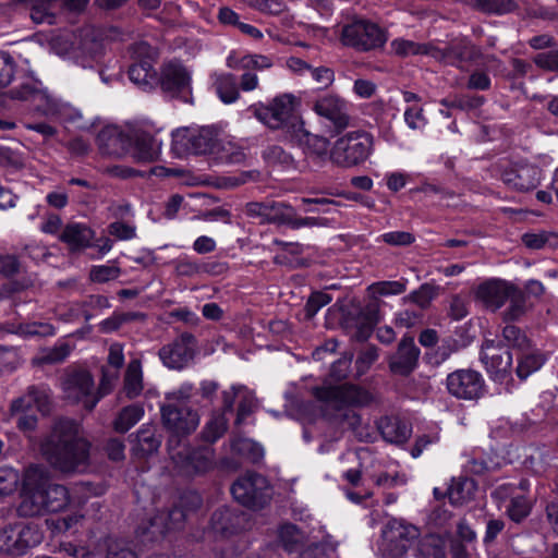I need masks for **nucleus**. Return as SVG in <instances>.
Returning <instances> with one entry per match:
<instances>
[{"mask_svg": "<svg viewBox=\"0 0 558 558\" xmlns=\"http://www.w3.org/2000/svg\"><path fill=\"white\" fill-rule=\"evenodd\" d=\"M90 448L92 444L80 435L78 423L69 417L58 420L41 445L43 453L50 465L63 473L86 468Z\"/></svg>", "mask_w": 558, "mask_h": 558, "instance_id": "nucleus-1", "label": "nucleus"}, {"mask_svg": "<svg viewBox=\"0 0 558 558\" xmlns=\"http://www.w3.org/2000/svg\"><path fill=\"white\" fill-rule=\"evenodd\" d=\"M69 504L70 495L65 486L46 480L26 478L22 482L17 512L21 517H37L63 511Z\"/></svg>", "mask_w": 558, "mask_h": 558, "instance_id": "nucleus-2", "label": "nucleus"}, {"mask_svg": "<svg viewBox=\"0 0 558 558\" xmlns=\"http://www.w3.org/2000/svg\"><path fill=\"white\" fill-rule=\"evenodd\" d=\"M302 100L317 114L324 133L329 137L342 134L350 125L348 104L338 94L316 88L304 92Z\"/></svg>", "mask_w": 558, "mask_h": 558, "instance_id": "nucleus-3", "label": "nucleus"}, {"mask_svg": "<svg viewBox=\"0 0 558 558\" xmlns=\"http://www.w3.org/2000/svg\"><path fill=\"white\" fill-rule=\"evenodd\" d=\"M161 423L168 433L167 449L173 452L179 449L198 426L199 415L192 409L186 400L177 399L174 402L163 403L160 407Z\"/></svg>", "mask_w": 558, "mask_h": 558, "instance_id": "nucleus-4", "label": "nucleus"}, {"mask_svg": "<svg viewBox=\"0 0 558 558\" xmlns=\"http://www.w3.org/2000/svg\"><path fill=\"white\" fill-rule=\"evenodd\" d=\"M287 138L293 147L302 151L304 161L311 170L318 171L331 161L329 138L310 132L304 121H294L288 129Z\"/></svg>", "mask_w": 558, "mask_h": 558, "instance_id": "nucleus-5", "label": "nucleus"}, {"mask_svg": "<svg viewBox=\"0 0 558 558\" xmlns=\"http://www.w3.org/2000/svg\"><path fill=\"white\" fill-rule=\"evenodd\" d=\"M373 147V136L366 131L348 132L331 146V162L342 168L363 163Z\"/></svg>", "mask_w": 558, "mask_h": 558, "instance_id": "nucleus-6", "label": "nucleus"}, {"mask_svg": "<svg viewBox=\"0 0 558 558\" xmlns=\"http://www.w3.org/2000/svg\"><path fill=\"white\" fill-rule=\"evenodd\" d=\"M11 411L20 414L16 418V427L21 432H33L38 424L37 413L47 415L51 411V400L46 388L31 386L26 395L13 400Z\"/></svg>", "mask_w": 558, "mask_h": 558, "instance_id": "nucleus-7", "label": "nucleus"}, {"mask_svg": "<svg viewBox=\"0 0 558 558\" xmlns=\"http://www.w3.org/2000/svg\"><path fill=\"white\" fill-rule=\"evenodd\" d=\"M313 396L320 402L331 404L336 410L348 407H368L374 402L373 393L366 388L356 384L315 386L312 389Z\"/></svg>", "mask_w": 558, "mask_h": 558, "instance_id": "nucleus-8", "label": "nucleus"}, {"mask_svg": "<svg viewBox=\"0 0 558 558\" xmlns=\"http://www.w3.org/2000/svg\"><path fill=\"white\" fill-rule=\"evenodd\" d=\"M236 502L252 510L264 509L271 499V487L266 476L247 472L240 476L230 488Z\"/></svg>", "mask_w": 558, "mask_h": 558, "instance_id": "nucleus-9", "label": "nucleus"}, {"mask_svg": "<svg viewBox=\"0 0 558 558\" xmlns=\"http://www.w3.org/2000/svg\"><path fill=\"white\" fill-rule=\"evenodd\" d=\"M44 538L37 524L16 522L0 530V551L12 557H20L36 547Z\"/></svg>", "mask_w": 558, "mask_h": 558, "instance_id": "nucleus-10", "label": "nucleus"}, {"mask_svg": "<svg viewBox=\"0 0 558 558\" xmlns=\"http://www.w3.org/2000/svg\"><path fill=\"white\" fill-rule=\"evenodd\" d=\"M387 32L378 24L367 20H356L342 28L341 41L357 51L383 48L387 43Z\"/></svg>", "mask_w": 558, "mask_h": 558, "instance_id": "nucleus-11", "label": "nucleus"}, {"mask_svg": "<svg viewBox=\"0 0 558 558\" xmlns=\"http://www.w3.org/2000/svg\"><path fill=\"white\" fill-rule=\"evenodd\" d=\"M299 102V99L292 94L278 95L263 108L258 118L270 129H283L287 137L289 126L294 121H303L295 113Z\"/></svg>", "mask_w": 558, "mask_h": 558, "instance_id": "nucleus-12", "label": "nucleus"}, {"mask_svg": "<svg viewBox=\"0 0 558 558\" xmlns=\"http://www.w3.org/2000/svg\"><path fill=\"white\" fill-rule=\"evenodd\" d=\"M446 388L457 399L472 401L485 395L486 385L480 372L472 368H460L447 375Z\"/></svg>", "mask_w": 558, "mask_h": 558, "instance_id": "nucleus-13", "label": "nucleus"}, {"mask_svg": "<svg viewBox=\"0 0 558 558\" xmlns=\"http://www.w3.org/2000/svg\"><path fill=\"white\" fill-rule=\"evenodd\" d=\"M187 149L194 155H211L227 163H240L245 159L241 149L228 151L210 130L203 129L197 135L189 140Z\"/></svg>", "mask_w": 558, "mask_h": 558, "instance_id": "nucleus-14", "label": "nucleus"}, {"mask_svg": "<svg viewBox=\"0 0 558 558\" xmlns=\"http://www.w3.org/2000/svg\"><path fill=\"white\" fill-rule=\"evenodd\" d=\"M494 340L485 341L486 350H494L493 353L484 352L482 360L485 363L486 371L490 379L497 384L504 385L512 381L513 359L515 354L509 348L494 345Z\"/></svg>", "mask_w": 558, "mask_h": 558, "instance_id": "nucleus-15", "label": "nucleus"}, {"mask_svg": "<svg viewBox=\"0 0 558 558\" xmlns=\"http://www.w3.org/2000/svg\"><path fill=\"white\" fill-rule=\"evenodd\" d=\"M196 345V337L189 331H184L172 343L162 347L159 356L168 368L181 371L194 360Z\"/></svg>", "mask_w": 558, "mask_h": 558, "instance_id": "nucleus-16", "label": "nucleus"}, {"mask_svg": "<svg viewBox=\"0 0 558 558\" xmlns=\"http://www.w3.org/2000/svg\"><path fill=\"white\" fill-rule=\"evenodd\" d=\"M542 169L529 162L508 165L500 174L504 184L517 192H529L541 183Z\"/></svg>", "mask_w": 558, "mask_h": 558, "instance_id": "nucleus-17", "label": "nucleus"}, {"mask_svg": "<svg viewBox=\"0 0 558 558\" xmlns=\"http://www.w3.org/2000/svg\"><path fill=\"white\" fill-rule=\"evenodd\" d=\"M189 513L174 502L165 515H155L141 534L143 539L156 543L162 541L170 531L181 530Z\"/></svg>", "mask_w": 558, "mask_h": 558, "instance_id": "nucleus-18", "label": "nucleus"}, {"mask_svg": "<svg viewBox=\"0 0 558 558\" xmlns=\"http://www.w3.org/2000/svg\"><path fill=\"white\" fill-rule=\"evenodd\" d=\"M420 354L421 350L414 338L405 333L398 343L396 353L388 360L389 371L398 376L411 375L418 366Z\"/></svg>", "mask_w": 558, "mask_h": 558, "instance_id": "nucleus-19", "label": "nucleus"}, {"mask_svg": "<svg viewBox=\"0 0 558 558\" xmlns=\"http://www.w3.org/2000/svg\"><path fill=\"white\" fill-rule=\"evenodd\" d=\"M64 391L69 397H74L77 402H83L84 408L92 411L99 402V397L94 395L95 381L88 371H74L68 375L64 383Z\"/></svg>", "mask_w": 558, "mask_h": 558, "instance_id": "nucleus-20", "label": "nucleus"}, {"mask_svg": "<svg viewBox=\"0 0 558 558\" xmlns=\"http://www.w3.org/2000/svg\"><path fill=\"white\" fill-rule=\"evenodd\" d=\"M169 453L191 475L204 474L214 469V450L208 447H184Z\"/></svg>", "mask_w": 558, "mask_h": 558, "instance_id": "nucleus-21", "label": "nucleus"}, {"mask_svg": "<svg viewBox=\"0 0 558 558\" xmlns=\"http://www.w3.org/2000/svg\"><path fill=\"white\" fill-rule=\"evenodd\" d=\"M417 537L418 530L414 525L396 520L389 522L384 531L387 550L393 558H402Z\"/></svg>", "mask_w": 558, "mask_h": 558, "instance_id": "nucleus-22", "label": "nucleus"}, {"mask_svg": "<svg viewBox=\"0 0 558 558\" xmlns=\"http://www.w3.org/2000/svg\"><path fill=\"white\" fill-rule=\"evenodd\" d=\"M191 74L187 69L177 60L163 64L157 84L163 92L174 97H180L185 92H191Z\"/></svg>", "mask_w": 558, "mask_h": 558, "instance_id": "nucleus-23", "label": "nucleus"}, {"mask_svg": "<svg viewBox=\"0 0 558 558\" xmlns=\"http://www.w3.org/2000/svg\"><path fill=\"white\" fill-rule=\"evenodd\" d=\"M245 526V513L229 507H221L215 510L209 521L211 532L221 538L236 535L244 531Z\"/></svg>", "mask_w": 558, "mask_h": 558, "instance_id": "nucleus-24", "label": "nucleus"}, {"mask_svg": "<svg viewBox=\"0 0 558 558\" xmlns=\"http://www.w3.org/2000/svg\"><path fill=\"white\" fill-rule=\"evenodd\" d=\"M96 143L104 155L121 157L131 149L132 136L117 126H104L96 136Z\"/></svg>", "mask_w": 558, "mask_h": 558, "instance_id": "nucleus-25", "label": "nucleus"}, {"mask_svg": "<svg viewBox=\"0 0 558 558\" xmlns=\"http://www.w3.org/2000/svg\"><path fill=\"white\" fill-rule=\"evenodd\" d=\"M515 284L504 279L493 278L484 281L477 287L476 296L487 307L494 311L499 310L508 301Z\"/></svg>", "mask_w": 558, "mask_h": 558, "instance_id": "nucleus-26", "label": "nucleus"}, {"mask_svg": "<svg viewBox=\"0 0 558 558\" xmlns=\"http://www.w3.org/2000/svg\"><path fill=\"white\" fill-rule=\"evenodd\" d=\"M480 56L478 48L468 40L452 41L440 50L441 60L459 69L476 61Z\"/></svg>", "mask_w": 558, "mask_h": 558, "instance_id": "nucleus-27", "label": "nucleus"}, {"mask_svg": "<svg viewBox=\"0 0 558 558\" xmlns=\"http://www.w3.org/2000/svg\"><path fill=\"white\" fill-rule=\"evenodd\" d=\"M380 319L381 317L379 305L375 303H368L353 319L355 331L352 337L359 342L367 341L373 335Z\"/></svg>", "mask_w": 558, "mask_h": 558, "instance_id": "nucleus-28", "label": "nucleus"}, {"mask_svg": "<svg viewBox=\"0 0 558 558\" xmlns=\"http://www.w3.org/2000/svg\"><path fill=\"white\" fill-rule=\"evenodd\" d=\"M134 438L133 451L141 458H146L157 452L161 446V435L157 434L153 425H142L136 434L130 435Z\"/></svg>", "mask_w": 558, "mask_h": 558, "instance_id": "nucleus-29", "label": "nucleus"}, {"mask_svg": "<svg viewBox=\"0 0 558 558\" xmlns=\"http://www.w3.org/2000/svg\"><path fill=\"white\" fill-rule=\"evenodd\" d=\"M131 82L142 86L144 89L153 88L157 85L158 74L154 68V61L150 57H142L135 60L128 70Z\"/></svg>", "mask_w": 558, "mask_h": 558, "instance_id": "nucleus-30", "label": "nucleus"}, {"mask_svg": "<svg viewBox=\"0 0 558 558\" xmlns=\"http://www.w3.org/2000/svg\"><path fill=\"white\" fill-rule=\"evenodd\" d=\"M377 428L383 439L390 444H404L411 435V428L407 423L393 416L380 417Z\"/></svg>", "mask_w": 558, "mask_h": 558, "instance_id": "nucleus-31", "label": "nucleus"}, {"mask_svg": "<svg viewBox=\"0 0 558 558\" xmlns=\"http://www.w3.org/2000/svg\"><path fill=\"white\" fill-rule=\"evenodd\" d=\"M93 231L83 223H69L63 229L60 240L65 243L72 252H80L90 246Z\"/></svg>", "mask_w": 558, "mask_h": 558, "instance_id": "nucleus-32", "label": "nucleus"}, {"mask_svg": "<svg viewBox=\"0 0 558 558\" xmlns=\"http://www.w3.org/2000/svg\"><path fill=\"white\" fill-rule=\"evenodd\" d=\"M515 375L520 380H525L530 375L537 372L546 362V357L538 351L523 350L517 352Z\"/></svg>", "mask_w": 558, "mask_h": 558, "instance_id": "nucleus-33", "label": "nucleus"}, {"mask_svg": "<svg viewBox=\"0 0 558 558\" xmlns=\"http://www.w3.org/2000/svg\"><path fill=\"white\" fill-rule=\"evenodd\" d=\"M156 140L154 135L146 131H137L132 136L131 148L133 157L137 161L151 162L157 158V150L155 149Z\"/></svg>", "mask_w": 558, "mask_h": 558, "instance_id": "nucleus-34", "label": "nucleus"}, {"mask_svg": "<svg viewBox=\"0 0 558 558\" xmlns=\"http://www.w3.org/2000/svg\"><path fill=\"white\" fill-rule=\"evenodd\" d=\"M502 339L505 343L498 341V345L509 348L513 353L532 348V341L527 338L525 332L515 325L507 323L502 329Z\"/></svg>", "mask_w": 558, "mask_h": 558, "instance_id": "nucleus-35", "label": "nucleus"}, {"mask_svg": "<svg viewBox=\"0 0 558 558\" xmlns=\"http://www.w3.org/2000/svg\"><path fill=\"white\" fill-rule=\"evenodd\" d=\"M144 413V408L137 403L123 407L113 421V429L117 433L125 434L142 420Z\"/></svg>", "mask_w": 558, "mask_h": 558, "instance_id": "nucleus-36", "label": "nucleus"}, {"mask_svg": "<svg viewBox=\"0 0 558 558\" xmlns=\"http://www.w3.org/2000/svg\"><path fill=\"white\" fill-rule=\"evenodd\" d=\"M214 87L218 98L226 105L235 102L240 97L238 80L231 73L218 75Z\"/></svg>", "mask_w": 558, "mask_h": 558, "instance_id": "nucleus-37", "label": "nucleus"}, {"mask_svg": "<svg viewBox=\"0 0 558 558\" xmlns=\"http://www.w3.org/2000/svg\"><path fill=\"white\" fill-rule=\"evenodd\" d=\"M231 450L234 454L245 458L252 463H258L264 458V448L256 441L245 437H235L231 440Z\"/></svg>", "mask_w": 558, "mask_h": 558, "instance_id": "nucleus-38", "label": "nucleus"}, {"mask_svg": "<svg viewBox=\"0 0 558 558\" xmlns=\"http://www.w3.org/2000/svg\"><path fill=\"white\" fill-rule=\"evenodd\" d=\"M415 558H446V539L439 534H428L417 544Z\"/></svg>", "mask_w": 558, "mask_h": 558, "instance_id": "nucleus-39", "label": "nucleus"}, {"mask_svg": "<svg viewBox=\"0 0 558 558\" xmlns=\"http://www.w3.org/2000/svg\"><path fill=\"white\" fill-rule=\"evenodd\" d=\"M510 294L511 295L508 298L509 305L502 314L506 323L519 320L527 311L526 302L529 295L523 290L514 286Z\"/></svg>", "mask_w": 558, "mask_h": 558, "instance_id": "nucleus-40", "label": "nucleus"}, {"mask_svg": "<svg viewBox=\"0 0 558 558\" xmlns=\"http://www.w3.org/2000/svg\"><path fill=\"white\" fill-rule=\"evenodd\" d=\"M145 314L141 312H118L114 311L111 316L102 319L98 324L101 333H112L118 331L122 325L131 322L143 320Z\"/></svg>", "mask_w": 558, "mask_h": 558, "instance_id": "nucleus-41", "label": "nucleus"}, {"mask_svg": "<svg viewBox=\"0 0 558 558\" xmlns=\"http://www.w3.org/2000/svg\"><path fill=\"white\" fill-rule=\"evenodd\" d=\"M522 244L534 251L542 250L544 247L558 248V234L551 231L542 230L537 233L525 232L521 236Z\"/></svg>", "mask_w": 558, "mask_h": 558, "instance_id": "nucleus-42", "label": "nucleus"}, {"mask_svg": "<svg viewBox=\"0 0 558 558\" xmlns=\"http://www.w3.org/2000/svg\"><path fill=\"white\" fill-rule=\"evenodd\" d=\"M475 487V484L472 480L468 477H460L459 480H453L450 486L448 487L446 495L449 499V502L453 506L463 505L465 501L471 499L472 489Z\"/></svg>", "mask_w": 558, "mask_h": 558, "instance_id": "nucleus-43", "label": "nucleus"}, {"mask_svg": "<svg viewBox=\"0 0 558 558\" xmlns=\"http://www.w3.org/2000/svg\"><path fill=\"white\" fill-rule=\"evenodd\" d=\"M226 269V264L211 262L204 265H199L195 260L190 258L180 259L177 264V271L181 276L192 277L201 271L210 274H219Z\"/></svg>", "mask_w": 558, "mask_h": 558, "instance_id": "nucleus-44", "label": "nucleus"}, {"mask_svg": "<svg viewBox=\"0 0 558 558\" xmlns=\"http://www.w3.org/2000/svg\"><path fill=\"white\" fill-rule=\"evenodd\" d=\"M264 160L270 166H278L282 170L295 169L292 155L279 145H270L263 151Z\"/></svg>", "mask_w": 558, "mask_h": 558, "instance_id": "nucleus-45", "label": "nucleus"}, {"mask_svg": "<svg viewBox=\"0 0 558 558\" xmlns=\"http://www.w3.org/2000/svg\"><path fill=\"white\" fill-rule=\"evenodd\" d=\"M228 429V418L225 413L215 414L204 426L202 438L208 444H215Z\"/></svg>", "mask_w": 558, "mask_h": 558, "instance_id": "nucleus-46", "label": "nucleus"}, {"mask_svg": "<svg viewBox=\"0 0 558 558\" xmlns=\"http://www.w3.org/2000/svg\"><path fill=\"white\" fill-rule=\"evenodd\" d=\"M21 485V476L16 469L8 464L0 465V498L13 495Z\"/></svg>", "mask_w": 558, "mask_h": 558, "instance_id": "nucleus-47", "label": "nucleus"}, {"mask_svg": "<svg viewBox=\"0 0 558 558\" xmlns=\"http://www.w3.org/2000/svg\"><path fill=\"white\" fill-rule=\"evenodd\" d=\"M409 193L411 195H415L417 193H433L435 195H438L440 204L446 205L447 207L450 206L449 201L457 197V193L453 190L441 184L432 183L427 180L422 181L418 186L411 189Z\"/></svg>", "mask_w": 558, "mask_h": 558, "instance_id": "nucleus-48", "label": "nucleus"}, {"mask_svg": "<svg viewBox=\"0 0 558 558\" xmlns=\"http://www.w3.org/2000/svg\"><path fill=\"white\" fill-rule=\"evenodd\" d=\"M124 390L128 398L133 399L143 390V375L140 364L131 363L124 377Z\"/></svg>", "mask_w": 558, "mask_h": 558, "instance_id": "nucleus-49", "label": "nucleus"}, {"mask_svg": "<svg viewBox=\"0 0 558 558\" xmlns=\"http://www.w3.org/2000/svg\"><path fill=\"white\" fill-rule=\"evenodd\" d=\"M484 13L505 15L514 12L519 5L515 0H474Z\"/></svg>", "mask_w": 558, "mask_h": 558, "instance_id": "nucleus-50", "label": "nucleus"}, {"mask_svg": "<svg viewBox=\"0 0 558 558\" xmlns=\"http://www.w3.org/2000/svg\"><path fill=\"white\" fill-rule=\"evenodd\" d=\"M391 48L400 57L426 56L429 53L428 45L415 43L403 38H396L391 41Z\"/></svg>", "mask_w": 558, "mask_h": 558, "instance_id": "nucleus-51", "label": "nucleus"}, {"mask_svg": "<svg viewBox=\"0 0 558 558\" xmlns=\"http://www.w3.org/2000/svg\"><path fill=\"white\" fill-rule=\"evenodd\" d=\"M9 96L14 100H35L37 98L48 100L46 92L36 86V84L26 82L20 86L11 88Z\"/></svg>", "mask_w": 558, "mask_h": 558, "instance_id": "nucleus-52", "label": "nucleus"}, {"mask_svg": "<svg viewBox=\"0 0 558 558\" xmlns=\"http://www.w3.org/2000/svg\"><path fill=\"white\" fill-rule=\"evenodd\" d=\"M531 513V505L524 496H515L511 498L507 514L509 519L515 523L522 522Z\"/></svg>", "mask_w": 558, "mask_h": 558, "instance_id": "nucleus-53", "label": "nucleus"}, {"mask_svg": "<svg viewBox=\"0 0 558 558\" xmlns=\"http://www.w3.org/2000/svg\"><path fill=\"white\" fill-rule=\"evenodd\" d=\"M403 117L405 124L411 130H422L428 123L423 107L417 104L409 105L404 110Z\"/></svg>", "mask_w": 558, "mask_h": 558, "instance_id": "nucleus-54", "label": "nucleus"}, {"mask_svg": "<svg viewBox=\"0 0 558 558\" xmlns=\"http://www.w3.org/2000/svg\"><path fill=\"white\" fill-rule=\"evenodd\" d=\"M368 291L379 296L399 295L405 291V283L398 280L377 281L368 287Z\"/></svg>", "mask_w": 558, "mask_h": 558, "instance_id": "nucleus-55", "label": "nucleus"}, {"mask_svg": "<svg viewBox=\"0 0 558 558\" xmlns=\"http://www.w3.org/2000/svg\"><path fill=\"white\" fill-rule=\"evenodd\" d=\"M120 275L121 269L118 266L95 265L90 268L89 279L92 282L106 283L116 280Z\"/></svg>", "mask_w": 558, "mask_h": 558, "instance_id": "nucleus-56", "label": "nucleus"}, {"mask_svg": "<svg viewBox=\"0 0 558 558\" xmlns=\"http://www.w3.org/2000/svg\"><path fill=\"white\" fill-rule=\"evenodd\" d=\"M336 548L328 542H313L300 553V558H330Z\"/></svg>", "mask_w": 558, "mask_h": 558, "instance_id": "nucleus-57", "label": "nucleus"}, {"mask_svg": "<svg viewBox=\"0 0 558 558\" xmlns=\"http://www.w3.org/2000/svg\"><path fill=\"white\" fill-rule=\"evenodd\" d=\"M332 301L329 293L323 291H314L308 296L305 304V312L308 318L314 317L324 306Z\"/></svg>", "mask_w": 558, "mask_h": 558, "instance_id": "nucleus-58", "label": "nucleus"}, {"mask_svg": "<svg viewBox=\"0 0 558 558\" xmlns=\"http://www.w3.org/2000/svg\"><path fill=\"white\" fill-rule=\"evenodd\" d=\"M16 333L24 337L53 336L54 327L47 323H26L17 326Z\"/></svg>", "mask_w": 558, "mask_h": 558, "instance_id": "nucleus-59", "label": "nucleus"}, {"mask_svg": "<svg viewBox=\"0 0 558 558\" xmlns=\"http://www.w3.org/2000/svg\"><path fill=\"white\" fill-rule=\"evenodd\" d=\"M16 63L9 52L0 51V87H7L13 81Z\"/></svg>", "mask_w": 558, "mask_h": 558, "instance_id": "nucleus-60", "label": "nucleus"}, {"mask_svg": "<svg viewBox=\"0 0 558 558\" xmlns=\"http://www.w3.org/2000/svg\"><path fill=\"white\" fill-rule=\"evenodd\" d=\"M300 527L291 522H286L280 525L278 537L282 543L286 550L291 551L298 544L296 536L300 534Z\"/></svg>", "mask_w": 558, "mask_h": 558, "instance_id": "nucleus-61", "label": "nucleus"}, {"mask_svg": "<svg viewBox=\"0 0 558 558\" xmlns=\"http://www.w3.org/2000/svg\"><path fill=\"white\" fill-rule=\"evenodd\" d=\"M175 502L190 514L202 507L203 497L196 490L186 489L179 495Z\"/></svg>", "mask_w": 558, "mask_h": 558, "instance_id": "nucleus-62", "label": "nucleus"}, {"mask_svg": "<svg viewBox=\"0 0 558 558\" xmlns=\"http://www.w3.org/2000/svg\"><path fill=\"white\" fill-rule=\"evenodd\" d=\"M352 354H343L335 361L329 369L328 377L335 381H341L349 376L352 363Z\"/></svg>", "mask_w": 558, "mask_h": 558, "instance_id": "nucleus-63", "label": "nucleus"}, {"mask_svg": "<svg viewBox=\"0 0 558 558\" xmlns=\"http://www.w3.org/2000/svg\"><path fill=\"white\" fill-rule=\"evenodd\" d=\"M533 61L542 70L558 73V50L539 52L534 57Z\"/></svg>", "mask_w": 558, "mask_h": 558, "instance_id": "nucleus-64", "label": "nucleus"}]
</instances>
